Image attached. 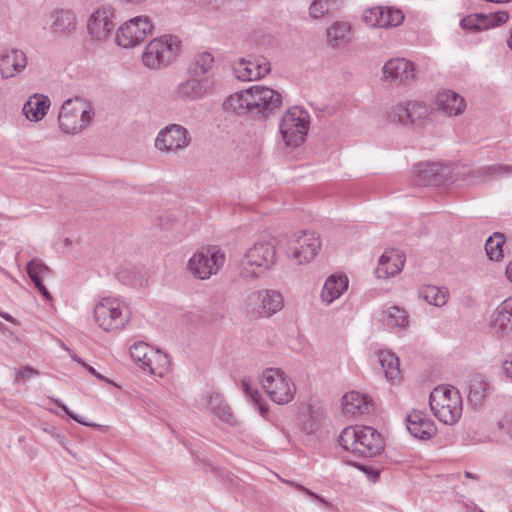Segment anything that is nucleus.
<instances>
[{
  "mask_svg": "<svg viewBox=\"0 0 512 512\" xmlns=\"http://www.w3.org/2000/svg\"><path fill=\"white\" fill-rule=\"evenodd\" d=\"M282 95L266 86L253 85L228 96L223 102L227 113L240 117L266 120L282 105Z\"/></svg>",
  "mask_w": 512,
  "mask_h": 512,
  "instance_id": "f257e3e1",
  "label": "nucleus"
},
{
  "mask_svg": "<svg viewBox=\"0 0 512 512\" xmlns=\"http://www.w3.org/2000/svg\"><path fill=\"white\" fill-rule=\"evenodd\" d=\"M339 445L346 451L361 457H374L384 449L381 434L370 426H350L341 432Z\"/></svg>",
  "mask_w": 512,
  "mask_h": 512,
  "instance_id": "f03ea898",
  "label": "nucleus"
},
{
  "mask_svg": "<svg viewBox=\"0 0 512 512\" xmlns=\"http://www.w3.org/2000/svg\"><path fill=\"white\" fill-rule=\"evenodd\" d=\"M276 246L271 240L258 241L249 247L240 261V274L255 279L274 266Z\"/></svg>",
  "mask_w": 512,
  "mask_h": 512,
  "instance_id": "7ed1b4c3",
  "label": "nucleus"
},
{
  "mask_svg": "<svg viewBox=\"0 0 512 512\" xmlns=\"http://www.w3.org/2000/svg\"><path fill=\"white\" fill-rule=\"evenodd\" d=\"M180 49L181 41L177 36L165 34L154 38L143 51V65L152 70L166 68L177 59Z\"/></svg>",
  "mask_w": 512,
  "mask_h": 512,
  "instance_id": "20e7f679",
  "label": "nucleus"
},
{
  "mask_svg": "<svg viewBox=\"0 0 512 512\" xmlns=\"http://www.w3.org/2000/svg\"><path fill=\"white\" fill-rule=\"evenodd\" d=\"M94 117L90 102L81 97L64 101L58 115L60 129L66 134H77L85 129Z\"/></svg>",
  "mask_w": 512,
  "mask_h": 512,
  "instance_id": "39448f33",
  "label": "nucleus"
},
{
  "mask_svg": "<svg viewBox=\"0 0 512 512\" xmlns=\"http://www.w3.org/2000/svg\"><path fill=\"white\" fill-rule=\"evenodd\" d=\"M429 405L434 416L447 425L455 424L462 415V399L458 391L446 387L433 389Z\"/></svg>",
  "mask_w": 512,
  "mask_h": 512,
  "instance_id": "423d86ee",
  "label": "nucleus"
},
{
  "mask_svg": "<svg viewBox=\"0 0 512 512\" xmlns=\"http://www.w3.org/2000/svg\"><path fill=\"white\" fill-rule=\"evenodd\" d=\"M129 317V307L118 298H103L94 308L95 321L105 331L124 328L129 321Z\"/></svg>",
  "mask_w": 512,
  "mask_h": 512,
  "instance_id": "0eeeda50",
  "label": "nucleus"
},
{
  "mask_svg": "<svg viewBox=\"0 0 512 512\" xmlns=\"http://www.w3.org/2000/svg\"><path fill=\"white\" fill-rule=\"evenodd\" d=\"M262 385L271 400L284 405L294 399L296 386L279 368H267L262 374Z\"/></svg>",
  "mask_w": 512,
  "mask_h": 512,
  "instance_id": "6e6552de",
  "label": "nucleus"
},
{
  "mask_svg": "<svg viewBox=\"0 0 512 512\" xmlns=\"http://www.w3.org/2000/svg\"><path fill=\"white\" fill-rule=\"evenodd\" d=\"M309 128L308 114L294 107L281 118L279 130L287 147H298L305 140Z\"/></svg>",
  "mask_w": 512,
  "mask_h": 512,
  "instance_id": "1a4fd4ad",
  "label": "nucleus"
},
{
  "mask_svg": "<svg viewBox=\"0 0 512 512\" xmlns=\"http://www.w3.org/2000/svg\"><path fill=\"white\" fill-rule=\"evenodd\" d=\"M430 116V108L421 101L399 102L386 112L389 123L401 126L420 127Z\"/></svg>",
  "mask_w": 512,
  "mask_h": 512,
  "instance_id": "9d476101",
  "label": "nucleus"
},
{
  "mask_svg": "<svg viewBox=\"0 0 512 512\" xmlns=\"http://www.w3.org/2000/svg\"><path fill=\"white\" fill-rule=\"evenodd\" d=\"M224 263L225 254L210 246L195 252L187 263V269L195 278L206 280L216 274Z\"/></svg>",
  "mask_w": 512,
  "mask_h": 512,
  "instance_id": "9b49d317",
  "label": "nucleus"
},
{
  "mask_svg": "<svg viewBox=\"0 0 512 512\" xmlns=\"http://www.w3.org/2000/svg\"><path fill=\"white\" fill-rule=\"evenodd\" d=\"M321 247L319 236L312 231L294 233L288 240L287 255L297 264L309 263Z\"/></svg>",
  "mask_w": 512,
  "mask_h": 512,
  "instance_id": "f8f14e48",
  "label": "nucleus"
},
{
  "mask_svg": "<svg viewBox=\"0 0 512 512\" xmlns=\"http://www.w3.org/2000/svg\"><path fill=\"white\" fill-rule=\"evenodd\" d=\"M130 355L143 371L151 375L163 376L169 364L167 355L162 354L158 350H153L144 342L132 345L130 347Z\"/></svg>",
  "mask_w": 512,
  "mask_h": 512,
  "instance_id": "ddd939ff",
  "label": "nucleus"
},
{
  "mask_svg": "<svg viewBox=\"0 0 512 512\" xmlns=\"http://www.w3.org/2000/svg\"><path fill=\"white\" fill-rule=\"evenodd\" d=\"M153 25L147 16H136L126 21L116 32V42L123 48L134 47L152 33Z\"/></svg>",
  "mask_w": 512,
  "mask_h": 512,
  "instance_id": "4468645a",
  "label": "nucleus"
},
{
  "mask_svg": "<svg viewBox=\"0 0 512 512\" xmlns=\"http://www.w3.org/2000/svg\"><path fill=\"white\" fill-rule=\"evenodd\" d=\"M362 19L369 27L390 28L399 26L404 20V14L393 7L375 6L365 9Z\"/></svg>",
  "mask_w": 512,
  "mask_h": 512,
  "instance_id": "2eb2a0df",
  "label": "nucleus"
},
{
  "mask_svg": "<svg viewBox=\"0 0 512 512\" xmlns=\"http://www.w3.org/2000/svg\"><path fill=\"white\" fill-rule=\"evenodd\" d=\"M190 143L188 130L178 124H170L162 129L155 140V146L161 151H178Z\"/></svg>",
  "mask_w": 512,
  "mask_h": 512,
  "instance_id": "dca6fc26",
  "label": "nucleus"
},
{
  "mask_svg": "<svg viewBox=\"0 0 512 512\" xmlns=\"http://www.w3.org/2000/svg\"><path fill=\"white\" fill-rule=\"evenodd\" d=\"M234 74L240 81H256L271 71L269 60L263 56L250 59L241 58L233 67Z\"/></svg>",
  "mask_w": 512,
  "mask_h": 512,
  "instance_id": "f3484780",
  "label": "nucleus"
},
{
  "mask_svg": "<svg viewBox=\"0 0 512 512\" xmlns=\"http://www.w3.org/2000/svg\"><path fill=\"white\" fill-rule=\"evenodd\" d=\"M383 78L396 84H407L415 78V65L404 58L388 60L383 66Z\"/></svg>",
  "mask_w": 512,
  "mask_h": 512,
  "instance_id": "a211bd4d",
  "label": "nucleus"
},
{
  "mask_svg": "<svg viewBox=\"0 0 512 512\" xmlns=\"http://www.w3.org/2000/svg\"><path fill=\"white\" fill-rule=\"evenodd\" d=\"M113 11L107 8L97 9L88 19L87 29L93 40L104 41L114 29Z\"/></svg>",
  "mask_w": 512,
  "mask_h": 512,
  "instance_id": "6ab92c4d",
  "label": "nucleus"
},
{
  "mask_svg": "<svg viewBox=\"0 0 512 512\" xmlns=\"http://www.w3.org/2000/svg\"><path fill=\"white\" fill-rule=\"evenodd\" d=\"M406 427L414 438L420 440H428L437 432L434 422L423 411L416 409L407 415Z\"/></svg>",
  "mask_w": 512,
  "mask_h": 512,
  "instance_id": "aec40b11",
  "label": "nucleus"
},
{
  "mask_svg": "<svg viewBox=\"0 0 512 512\" xmlns=\"http://www.w3.org/2000/svg\"><path fill=\"white\" fill-rule=\"evenodd\" d=\"M413 173L420 186H440L447 178V169L439 163H420Z\"/></svg>",
  "mask_w": 512,
  "mask_h": 512,
  "instance_id": "412c9836",
  "label": "nucleus"
},
{
  "mask_svg": "<svg viewBox=\"0 0 512 512\" xmlns=\"http://www.w3.org/2000/svg\"><path fill=\"white\" fill-rule=\"evenodd\" d=\"M27 66V56L19 49L5 50L0 54V74L11 78L21 73Z\"/></svg>",
  "mask_w": 512,
  "mask_h": 512,
  "instance_id": "4be33fe9",
  "label": "nucleus"
},
{
  "mask_svg": "<svg viewBox=\"0 0 512 512\" xmlns=\"http://www.w3.org/2000/svg\"><path fill=\"white\" fill-rule=\"evenodd\" d=\"M494 392V386L489 379L482 374H474L468 385V402L474 406H481Z\"/></svg>",
  "mask_w": 512,
  "mask_h": 512,
  "instance_id": "5701e85b",
  "label": "nucleus"
},
{
  "mask_svg": "<svg viewBox=\"0 0 512 512\" xmlns=\"http://www.w3.org/2000/svg\"><path fill=\"white\" fill-rule=\"evenodd\" d=\"M437 110L447 116H458L466 108L464 98L452 90H443L436 95Z\"/></svg>",
  "mask_w": 512,
  "mask_h": 512,
  "instance_id": "b1692460",
  "label": "nucleus"
},
{
  "mask_svg": "<svg viewBox=\"0 0 512 512\" xmlns=\"http://www.w3.org/2000/svg\"><path fill=\"white\" fill-rule=\"evenodd\" d=\"M211 90V83L207 78H190L180 83L176 89V95L183 100L194 101L203 98Z\"/></svg>",
  "mask_w": 512,
  "mask_h": 512,
  "instance_id": "393cba45",
  "label": "nucleus"
},
{
  "mask_svg": "<svg viewBox=\"0 0 512 512\" xmlns=\"http://www.w3.org/2000/svg\"><path fill=\"white\" fill-rule=\"evenodd\" d=\"M492 328L499 337H512V297L505 299L496 308V316L492 322Z\"/></svg>",
  "mask_w": 512,
  "mask_h": 512,
  "instance_id": "a878e982",
  "label": "nucleus"
},
{
  "mask_svg": "<svg viewBox=\"0 0 512 512\" xmlns=\"http://www.w3.org/2000/svg\"><path fill=\"white\" fill-rule=\"evenodd\" d=\"M405 259L396 250H386L379 259L375 273L378 278L394 276L402 270Z\"/></svg>",
  "mask_w": 512,
  "mask_h": 512,
  "instance_id": "bb28decb",
  "label": "nucleus"
},
{
  "mask_svg": "<svg viewBox=\"0 0 512 512\" xmlns=\"http://www.w3.org/2000/svg\"><path fill=\"white\" fill-rule=\"evenodd\" d=\"M50 31L56 35H69L77 25L76 15L68 9H57L51 14Z\"/></svg>",
  "mask_w": 512,
  "mask_h": 512,
  "instance_id": "cd10ccee",
  "label": "nucleus"
},
{
  "mask_svg": "<svg viewBox=\"0 0 512 512\" xmlns=\"http://www.w3.org/2000/svg\"><path fill=\"white\" fill-rule=\"evenodd\" d=\"M469 174L474 182H485L501 177H512V165H486L471 170Z\"/></svg>",
  "mask_w": 512,
  "mask_h": 512,
  "instance_id": "c85d7f7f",
  "label": "nucleus"
},
{
  "mask_svg": "<svg viewBox=\"0 0 512 512\" xmlns=\"http://www.w3.org/2000/svg\"><path fill=\"white\" fill-rule=\"evenodd\" d=\"M342 405L343 411L351 415L368 414L372 409L371 400L356 391L346 393L343 396Z\"/></svg>",
  "mask_w": 512,
  "mask_h": 512,
  "instance_id": "c756f323",
  "label": "nucleus"
},
{
  "mask_svg": "<svg viewBox=\"0 0 512 512\" xmlns=\"http://www.w3.org/2000/svg\"><path fill=\"white\" fill-rule=\"evenodd\" d=\"M50 107V99L43 94H34L23 106V113L30 121H39L44 118Z\"/></svg>",
  "mask_w": 512,
  "mask_h": 512,
  "instance_id": "7c9ffc66",
  "label": "nucleus"
},
{
  "mask_svg": "<svg viewBox=\"0 0 512 512\" xmlns=\"http://www.w3.org/2000/svg\"><path fill=\"white\" fill-rule=\"evenodd\" d=\"M348 288V278L344 275L329 276L321 291V299L326 304H331L335 299L339 298Z\"/></svg>",
  "mask_w": 512,
  "mask_h": 512,
  "instance_id": "2f4dec72",
  "label": "nucleus"
},
{
  "mask_svg": "<svg viewBox=\"0 0 512 512\" xmlns=\"http://www.w3.org/2000/svg\"><path fill=\"white\" fill-rule=\"evenodd\" d=\"M378 361L388 381L395 382L400 379L399 358L394 353L380 351Z\"/></svg>",
  "mask_w": 512,
  "mask_h": 512,
  "instance_id": "473e14b6",
  "label": "nucleus"
},
{
  "mask_svg": "<svg viewBox=\"0 0 512 512\" xmlns=\"http://www.w3.org/2000/svg\"><path fill=\"white\" fill-rule=\"evenodd\" d=\"M448 290L444 287L427 285L420 289L419 297L424 299L428 304L442 307L447 303Z\"/></svg>",
  "mask_w": 512,
  "mask_h": 512,
  "instance_id": "72a5a7b5",
  "label": "nucleus"
},
{
  "mask_svg": "<svg viewBox=\"0 0 512 512\" xmlns=\"http://www.w3.org/2000/svg\"><path fill=\"white\" fill-rule=\"evenodd\" d=\"M350 30L351 27L347 22L337 21L333 23L326 33L328 45L335 48L347 41Z\"/></svg>",
  "mask_w": 512,
  "mask_h": 512,
  "instance_id": "f704fd0d",
  "label": "nucleus"
},
{
  "mask_svg": "<svg viewBox=\"0 0 512 512\" xmlns=\"http://www.w3.org/2000/svg\"><path fill=\"white\" fill-rule=\"evenodd\" d=\"M261 296V291L250 292L244 299L243 307L246 314L252 318L265 317V305Z\"/></svg>",
  "mask_w": 512,
  "mask_h": 512,
  "instance_id": "c9c22d12",
  "label": "nucleus"
},
{
  "mask_svg": "<svg viewBox=\"0 0 512 512\" xmlns=\"http://www.w3.org/2000/svg\"><path fill=\"white\" fill-rule=\"evenodd\" d=\"M260 291L263 299L262 305H265L264 310L266 317L271 316L282 309L283 297L280 292L269 289Z\"/></svg>",
  "mask_w": 512,
  "mask_h": 512,
  "instance_id": "e433bc0d",
  "label": "nucleus"
},
{
  "mask_svg": "<svg viewBox=\"0 0 512 512\" xmlns=\"http://www.w3.org/2000/svg\"><path fill=\"white\" fill-rule=\"evenodd\" d=\"M241 389L245 396L255 405L257 406L260 414L265 416L268 412V406L263 401L261 393L252 387L251 378L244 377L241 381Z\"/></svg>",
  "mask_w": 512,
  "mask_h": 512,
  "instance_id": "4c0bfd02",
  "label": "nucleus"
},
{
  "mask_svg": "<svg viewBox=\"0 0 512 512\" xmlns=\"http://www.w3.org/2000/svg\"><path fill=\"white\" fill-rule=\"evenodd\" d=\"M213 64L214 57L209 52H202L195 56L189 66V70L194 76H201L208 73Z\"/></svg>",
  "mask_w": 512,
  "mask_h": 512,
  "instance_id": "58836bf2",
  "label": "nucleus"
},
{
  "mask_svg": "<svg viewBox=\"0 0 512 512\" xmlns=\"http://www.w3.org/2000/svg\"><path fill=\"white\" fill-rule=\"evenodd\" d=\"M504 243V235L498 232L494 233L486 240L485 251L490 260L498 261L503 257Z\"/></svg>",
  "mask_w": 512,
  "mask_h": 512,
  "instance_id": "ea45409f",
  "label": "nucleus"
},
{
  "mask_svg": "<svg viewBox=\"0 0 512 512\" xmlns=\"http://www.w3.org/2000/svg\"><path fill=\"white\" fill-rule=\"evenodd\" d=\"M386 322L389 327L406 328L409 324L407 312L398 307L391 306L386 311Z\"/></svg>",
  "mask_w": 512,
  "mask_h": 512,
  "instance_id": "a19ab883",
  "label": "nucleus"
},
{
  "mask_svg": "<svg viewBox=\"0 0 512 512\" xmlns=\"http://www.w3.org/2000/svg\"><path fill=\"white\" fill-rule=\"evenodd\" d=\"M486 14L468 15L461 19L460 26L471 32L488 29Z\"/></svg>",
  "mask_w": 512,
  "mask_h": 512,
  "instance_id": "79ce46f5",
  "label": "nucleus"
},
{
  "mask_svg": "<svg viewBox=\"0 0 512 512\" xmlns=\"http://www.w3.org/2000/svg\"><path fill=\"white\" fill-rule=\"evenodd\" d=\"M49 273L50 269L40 260L32 259L27 264V274L33 283L43 281Z\"/></svg>",
  "mask_w": 512,
  "mask_h": 512,
  "instance_id": "37998d69",
  "label": "nucleus"
},
{
  "mask_svg": "<svg viewBox=\"0 0 512 512\" xmlns=\"http://www.w3.org/2000/svg\"><path fill=\"white\" fill-rule=\"evenodd\" d=\"M335 5V0H314L309 6V16L319 19L330 13Z\"/></svg>",
  "mask_w": 512,
  "mask_h": 512,
  "instance_id": "c03bdc74",
  "label": "nucleus"
},
{
  "mask_svg": "<svg viewBox=\"0 0 512 512\" xmlns=\"http://www.w3.org/2000/svg\"><path fill=\"white\" fill-rule=\"evenodd\" d=\"M488 28L499 26L506 23L509 19V14L506 11H499L486 15Z\"/></svg>",
  "mask_w": 512,
  "mask_h": 512,
  "instance_id": "a18cd8bd",
  "label": "nucleus"
},
{
  "mask_svg": "<svg viewBox=\"0 0 512 512\" xmlns=\"http://www.w3.org/2000/svg\"><path fill=\"white\" fill-rule=\"evenodd\" d=\"M214 415L225 423L233 424L235 422L233 412L226 402L220 406V409L214 412Z\"/></svg>",
  "mask_w": 512,
  "mask_h": 512,
  "instance_id": "49530a36",
  "label": "nucleus"
},
{
  "mask_svg": "<svg viewBox=\"0 0 512 512\" xmlns=\"http://www.w3.org/2000/svg\"><path fill=\"white\" fill-rule=\"evenodd\" d=\"M38 374H39V372L36 369H34L30 366H24L16 372L14 382L15 383H19L20 381L26 382Z\"/></svg>",
  "mask_w": 512,
  "mask_h": 512,
  "instance_id": "de8ad7c7",
  "label": "nucleus"
},
{
  "mask_svg": "<svg viewBox=\"0 0 512 512\" xmlns=\"http://www.w3.org/2000/svg\"><path fill=\"white\" fill-rule=\"evenodd\" d=\"M224 400L222 396L219 393L216 392H210L207 395V406L208 409L214 414L218 409H220V406L224 404Z\"/></svg>",
  "mask_w": 512,
  "mask_h": 512,
  "instance_id": "09e8293b",
  "label": "nucleus"
},
{
  "mask_svg": "<svg viewBox=\"0 0 512 512\" xmlns=\"http://www.w3.org/2000/svg\"><path fill=\"white\" fill-rule=\"evenodd\" d=\"M57 405L60 406L63 411L73 420H75L76 422L82 424V425H85V426H90V427H94V426H97L96 424L94 423H89V422H86L82 417L78 416L77 414L73 413L71 410L68 409V407L63 404L61 401L57 400L56 401Z\"/></svg>",
  "mask_w": 512,
  "mask_h": 512,
  "instance_id": "8fccbe9b",
  "label": "nucleus"
},
{
  "mask_svg": "<svg viewBox=\"0 0 512 512\" xmlns=\"http://www.w3.org/2000/svg\"><path fill=\"white\" fill-rule=\"evenodd\" d=\"M289 484L293 487H295L298 491L305 493L306 495L324 503L327 504L326 500L319 496L318 494L314 493L313 491L309 490L308 488L304 487L301 484L295 483V482H289Z\"/></svg>",
  "mask_w": 512,
  "mask_h": 512,
  "instance_id": "3c124183",
  "label": "nucleus"
},
{
  "mask_svg": "<svg viewBox=\"0 0 512 512\" xmlns=\"http://www.w3.org/2000/svg\"><path fill=\"white\" fill-rule=\"evenodd\" d=\"M73 359L81 364L89 373H91L92 375H94L95 377H97L98 379L100 380H103V381H107V379L102 376L101 374H99L92 366L88 365L87 363H85L80 357H78L77 355H74L73 356Z\"/></svg>",
  "mask_w": 512,
  "mask_h": 512,
  "instance_id": "603ef678",
  "label": "nucleus"
},
{
  "mask_svg": "<svg viewBox=\"0 0 512 512\" xmlns=\"http://www.w3.org/2000/svg\"><path fill=\"white\" fill-rule=\"evenodd\" d=\"M502 369L506 377L512 379V354L507 355L502 363Z\"/></svg>",
  "mask_w": 512,
  "mask_h": 512,
  "instance_id": "864d4df0",
  "label": "nucleus"
},
{
  "mask_svg": "<svg viewBox=\"0 0 512 512\" xmlns=\"http://www.w3.org/2000/svg\"><path fill=\"white\" fill-rule=\"evenodd\" d=\"M35 287L38 289L43 298L47 301L52 300V296L46 286L43 284V281H37L34 283Z\"/></svg>",
  "mask_w": 512,
  "mask_h": 512,
  "instance_id": "5fc2aeb1",
  "label": "nucleus"
},
{
  "mask_svg": "<svg viewBox=\"0 0 512 512\" xmlns=\"http://www.w3.org/2000/svg\"><path fill=\"white\" fill-rule=\"evenodd\" d=\"M507 279L512 282V260L508 263L505 271Z\"/></svg>",
  "mask_w": 512,
  "mask_h": 512,
  "instance_id": "6e6d98bb",
  "label": "nucleus"
},
{
  "mask_svg": "<svg viewBox=\"0 0 512 512\" xmlns=\"http://www.w3.org/2000/svg\"><path fill=\"white\" fill-rule=\"evenodd\" d=\"M464 476L466 478L473 479V480H479L480 479L478 474L472 473L470 471H465L464 472Z\"/></svg>",
  "mask_w": 512,
  "mask_h": 512,
  "instance_id": "4d7b16f0",
  "label": "nucleus"
},
{
  "mask_svg": "<svg viewBox=\"0 0 512 512\" xmlns=\"http://www.w3.org/2000/svg\"><path fill=\"white\" fill-rule=\"evenodd\" d=\"M0 316L9 322L16 323V320L8 313L0 312Z\"/></svg>",
  "mask_w": 512,
  "mask_h": 512,
  "instance_id": "13d9d810",
  "label": "nucleus"
},
{
  "mask_svg": "<svg viewBox=\"0 0 512 512\" xmlns=\"http://www.w3.org/2000/svg\"><path fill=\"white\" fill-rule=\"evenodd\" d=\"M507 43H508V46L510 47V49L512 50V32H511V35H510Z\"/></svg>",
  "mask_w": 512,
  "mask_h": 512,
  "instance_id": "bf43d9fd",
  "label": "nucleus"
},
{
  "mask_svg": "<svg viewBox=\"0 0 512 512\" xmlns=\"http://www.w3.org/2000/svg\"><path fill=\"white\" fill-rule=\"evenodd\" d=\"M508 476L512 479V468L509 470Z\"/></svg>",
  "mask_w": 512,
  "mask_h": 512,
  "instance_id": "052dcab7",
  "label": "nucleus"
},
{
  "mask_svg": "<svg viewBox=\"0 0 512 512\" xmlns=\"http://www.w3.org/2000/svg\"><path fill=\"white\" fill-rule=\"evenodd\" d=\"M511 512H512V510H511Z\"/></svg>",
  "mask_w": 512,
  "mask_h": 512,
  "instance_id": "680f3d73",
  "label": "nucleus"
}]
</instances>
